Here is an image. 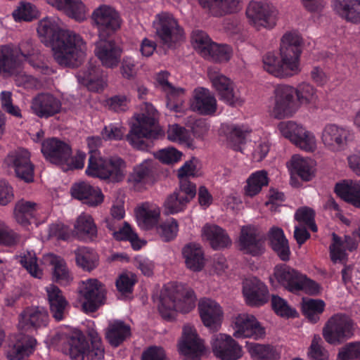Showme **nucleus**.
Masks as SVG:
<instances>
[{"label":"nucleus","mask_w":360,"mask_h":360,"mask_svg":"<svg viewBox=\"0 0 360 360\" xmlns=\"http://www.w3.org/2000/svg\"><path fill=\"white\" fill-rule=\"evenodd\" d=\"M37 33L41 41L51 48L53 59L61 66H77L86 56V41L75 31L63 29L57 18L40 20Z\"/></svg>","instance_id":"nucleus-1"},{"label":"nucleus","mask_w":360,"mask_h":360,"mask_svg":"<svg viewBox=\"0 0 360 360\" xmlns=\"http://www.w3.org/2000/svg\"><path fill=\"white\" fill-rule=\"evenodd\" d=\"M303 40L297 32H287L281 39L280 59L273 53L263 57V68L274 77L287 78L301 71L300 56Z\"/></svg>","instance_id":"nucleus-2"},{"label":"nucleus","mask_w":360,"mask_h":360,"mask_svg":"<svg viewBox=\"0 0 360 360\" xmlns=\"http://www.w3.org/2000/svg\"><path fill=\"white\" fill-rule=\"evenodd\" d=\"M158 112L153 105L144 103L141 112L134 116L130 130L126 136L127 141L134 148L146 150L148 143L146 140L156 139L164 135L163 130L155 125Z\"/></svg>","instance_id":"nucleus-3"},{"label":"nucleus","mask_w":360,"mask_h":360,"mask_svg":"<svg viewBox=\"0 0 360 360\" xmlns=\"http://www.w3.org/2000/svg\"><path fill=\"white\" fill-rule=\"evenodd\" d=\"M193 290L185 285L175 284L162 292L158 310L165 319H173L177 311L188 313L195 306Z\"/></svg>","instance_id":"nucleus-4"},{"label":"nucleus","mask_w":360,"mask_h":360,"mask_svg":"<svg viewBox=\"0 0 360 360\" xmlns=\"http://www.w3.org/2000/svg\"><path fill=\"white\" fill-rule=\"evenodd\" d=\"M354 321L345 314H335L328 319L323 329L322 335L325 341L334 346L343 344L352 339L355 333Z\"/></svg>","instance_id":"nucleus-5"},{"label":"nucleus","mask_w":360,"mask_h":360,"mask_svg":"<svg viewBox=\"0 0 360 360\" xmlns=\"http://www.w3.org/2000/svg\"><path fill=\"white\" fill-rule=\"evenodd\" d=\"M294 87L287 84H280L274 91V103L269 112L276 119H285L292 117L299 110L294 96Z\"/></svg>","instance_id":"nucleus-6"},{"label":"nucleus","mask_w":360,"mask_h":360,"mask_svg":"<svg viewBox=\"0 0 360 360\" xmlns=\"http://www.w3.org/2000/svg\"><path fill=\"white\" fill-rule=\"evenodd\" d=\"M153 24L156 35L168 47H172L184 39V29L169 13L162 12L156 15Z\"/></svg>","instance_id":"nucleus-7"},{"label":"nucleus","mask_w":360,"mask_h":360,"mask_svg":"<svg viewBox=\"0 0 360 360\" xmlns=\"http://www.w3.org/2000/svg\"><path fill=\"white\" fill-rule=\"evenodd\" d=\"M353 138V132L349 128L336 124H327L321 133L324 148L335 154L345 150Z\"/></svg>","instance_id":"nucleus-8"},{"label":"nucleus","mask_w":360,"mask_h":360,"mask_svg":"<svg viewBox=\"0 0 360 360\" xmlns=\"http://www.w3.org/2000/svg\"><path fill=\"white\" fill-rule=\"evenodd\" d=\"M249 22L257 30L272 28L276 25L278 11L267 1H252L246 9Z\"/></svg>","instance_id":"nucleus-9"},{"label":"nucleus","mask_w":360,"mask_h":360,"mask_svg":"<svg viewBox=\"0 0 360 360\" xmlns=\"http://www.w3.org/2000/svg\"><path fill=\"white\" fill-rule=\"evenodd\" d=\"M207 75L212 86L217 91L220 100L231 106L241 105L243 103L244 98L235 89L234 83L223 75L218 68H209Z\"/></svg>","instance_id":"nucleus-10"},{"label":"nucleus","mask_w":360,"mask_h":360,"mask_svg":"<svg viewBox=\"0 0 360 360\" xmlns=\"http://www.w3.org/2000/svg\"><path fill=\"white\" fill-rule=\"evenodd\" d=\"M91 19L97 28L98 37H110L120 29L122 23L120 13L105 4L99 6L93 11Z\"/></svg>","instance_id":"nucleus-11"},{"label":"nucleus","mask_w":360,"mask_h":360,"mask_svg":"<svg viewBox=\"0 0 360 360\" xmlns=\"http://www.w3.org/2000/svg\"><path fill=\"white\" fill-rule=\"evenodd\" d=\"M178 348L186 360H200L205 352L204 341L198 336L195 328L191 325L184 326Z\"/></svg>","instance_id":"nucleus-12"},{"label":"nucleus","mask_w":360,"mask_h":360,"mask_svg":"<svg viewBox=\"0 0 360 360\" xmlns=\"http://www.w3.org/2000/svg\"><path fill=\"white\" fill-rule=\"evenodd\" d=\"M233 336L238 339L252 338L262 340L266 336V330L255 316L250 314H240L233 322Z\"/></svg>","instance_id":"nucleus-13"},{"label":"nucleus","mask_w":360,"mask_h":360,"mask_svg":"<svg viewBox=\"0 0 360 360\" xmlns=\"http://www.w3.org/2000/svg\"><path fill=\"white\" fill-rule=\"evenodd\" d=\"M79 292L83 301L82 308L86 312H94L103 304L105 289L97 279L90 278L82 281Z\"/></svg>","instance_id":"nucleus-14"},{"label":"nucleus","mask_w":360,"mask_h":360,"mask_svg":"<svg viewBox=\"0 0 360 360\" xmlns=\"http://www.w3.org/2000/svg\"><path fill=\"white\" fill-rule=\"evenodd\" d=\"M210 344L214 354L221 360H238L242 357V347L225 333L212 335Z\"/></svg>","instance_id":"nucleus-15"},{"label":"nucleus","mask_w":360,"mask_h":360,"mask_svg":"<svg viewBox=\"0 0 360 360\" xmlns=\"http://www.w3.org/2000/svg\"><path fill=\"white\" fill-rule=\"evenodd\" d=\"M5 164L14 169L16 176L25 182H32L34 179V165L30 161V153L23 148H19L8 155Z\"/></svg>","instance_id":"nucleus-16"},{"label":"nucleus","mask_w":360,"mask_h":360,"mask_svg":"<svg viewBox=\"0 0 360 360\" xmlns=\"http://www.w3.org/2000/svg\"><path fill=\"white\" fill-rule=\"evenodd\" d=\"M109 37H98L94 43V54L101 64L108 68H114L120 61L122 49Z\"/></svg>","instance_id":"nucleus-17"},{"label":"nucleus","mask_w":360,"mask_h":360,"mask_svg":"<svg viewBox=\"0 0 360 360\" xmlns=\"http://www.w3.org/2000/svg\"><path fill=\"white\" fill-rule=\"evenodd\" d=\"M30 109L37 117L48 119L60 112L62 103L52 94L41 93L32 99Z\"/></svg>","instance_id":"nucleus-18"},{"label":"nucleus","mask_w":360,"mask_h":360,"mask_svg":"<svg viewBox=\"0 0 360 360\" xmlns=\"http://www.w3.org/2000/svg\"><path fill=\"white\" fill-rule=\"evenodd\" d=\"M48 321V313L43 307H29L20 314L18 328L23 332H32L46 326Z\"/></svg>","instance_id":"nucleus-19"},{"label":"nucleus","mask_w":360,"mask_h":360,"mask_svg":"<svg viewBox=\"0 0 360 360\" xmlns=\"http://www.w3.org/2000/svg\"><path fill=\"white\" fill-rule=\"evenodd\" d=\"M41 150L46 160L60 166L68 162L72 154L69 145L56 138L44 141Z\"/></svg>","instance_id":"nucleus-20"},{"label":"nucleus","mask_w":360,"mask_h":360,"mask_svg":"<svg viewBox=\"0 0 360 360\" xmlns=\"http://www.w3.org/2000/svg\"><path fill=\"white\" fill-rule=\"evenodd\" d=\"M36 340L22 333L13 334L9 337L6 356L10 360H21L34 351Z\"/></svg>","instance_id":"nucleus-21"},{"label":"nucleus","mask_w":360,"mask_h":360,"mask_svg":"<svg viewBox=\"0 0 360 360\" xmlns=\"http://www.w3.org/2000/svg\"><path fill=\"white\" fill-rule=\"evenodd\" d=\"M264 237L255 227L243 226L239 238L240 250L245 254L257 256L264 250Z\"/></svg>","instance_id":"nucleus-22"},{"label":"nucleus","mask_w":360,"mask_h":360,"mask_svg":"<svg viewBox=\"0 0 360 360\" xmlns=\"http://www.w3.org/2000/svg\"><path fill=\"white\" fill-rule=\"evenodd\" d=\"M198 309L203 324L211 330H218L224 314L220 305L213 300L204 298L200 300Z\"/></svg>","instance_id":"nucleus-23"},{"label":"nucleus","mask_w":360,"mask_h":360,"mask_svg":"<svg viewBox=\"0 0 360 360\" xmlns=\"http://www.w3.org/2000/svg\"><path fill=\"white\" fill-rule=\"evenodd\" d=\"M243 293L246 302L251 306H261L269 300L266 285L255 277L246 278L243 283Z\"/></svg>","instance_id":"nucleus-24"},{"label":"nucleus","mask_w":360,"mask_h":360,"mask_svg":"<svg viewBox=\"0 0 360 360\" xmlns=\"http://www.w3.org/2000/svg\"><path fill=\"white\" fill-rule=\"evenodd\" d=\"M68 341L70 345V355L72 359L83 360L86 354L88 360H103V346L91 347L87 350L86 342L82 338L79 336H71L68 338Z\"/></svg>","instance_id":"nucleus-25"},{"label":"nucleus","mask_w":360,"mask_h":360,"mask_svg":"<svg viewBox=\"0 0 360 360\" xmlns=\"http://www.w3.org/2000/svg\"><path fill=\"white\" fill-rule=\"evenodd\" d=\"M71 194L73 198L91 207L101 205L104 200L101 190L86 181L75 184L71 188Z\"/></svg>","instance_id":"nucleus-26"},{"label":"nucleus","mask_w":360,"mask_h":360,"mask_svg":"<svg viewBox=\"0 0 360 360\" xmlns=\"http://www.w3.org/2000/svg\"><path fill=\"white\" fill-rule=\"evenodd\" d=\"M49 310L52 317L56 321L63 320L68 312V302L58 287L50 284L46 287Z\"/></svg>","instance_id":"nucleus-27"},{"label":"nucleus","mask_w":360,"mask_h":360,"mask_svg":"<svg viewBox=\"0 0 360 360\" xmlns=\"http://www.w3.org/2000/svg\"><path fill=\"white\" fill-rule=\"evenodd\" d=\"M77 78L79 83L91 91L102 90L107 84L106 75L101 68L93 65H89L84 70H80L77 75Z\"/></svg>","instance_id":"nucleus-28"},{"label":"nucleus","mask_w":360,"mask_h":360,"mask_svg":"<svg viewBox=\"0 0 360 360\" xmlns=\"http://www.w3.org/2000/svg\"><path fill=\"white\" fill-rule=\"evenodd\" d=\"M191 107L202 115H212L217 110V100L209 89L199 87L193 91Z\"/></svg>","instance_id":"nucleus-29"},{"label":"nucleus","mask_w":360,"mask_h":360,"mask_svg":"<svg viewBox=\"0 0 360 360\" xmlns=\"http://www.w3.org/2000/svg\"><path fill=\"white\" fill-rule=\"evenodd\" d=\"M201 236L214 250H220L231 245V240L226 231L216 224L204 225L201 230Z\"/></svg>","instance_id":"nucleus-30"},{"label":"nucleus","mask_w":360,"mask_h":360,"mask_svg":"<svg viewBox=\"0 0 360 360\" xmlns=\"http://www.w3.org/2000/svg\"><path fill=\"white\" fill-rule=\"evenodd\" d=\"M21 58L16 48L11 46L0 47V75L7 77L18 72Z\"/></svg>","instance_id":"nucleus-31"},{"label":"nucleus","mask_w":360,"mask_h":360,"mask_svg":"<svg viewBox=\"0 0 360 360\" xmlns=\"http://www.w3.org/2000/svg\"><path fill=\"white\" fill-rule=\"evenodd\" d=\"M43 260L46 265L51 267L53 278L56 282L68 285L72 280L67 264L60 256L49 253L43 257Z\"/></svg>","instance_id":"nucleus-32"},{"label":"nucleus","mask_w":360,"mask_h":360,"mask_svg":"<svg viewBox=\"0 0 360 360\" xmlns=\"http://www.w3.org/2000/svg\"><path fill=\"white\" fill-rule=\"evenodd\" d=\"M204 8L215 16H221L238 12L243 7V0H198Z\"/></svg>","instance_id":"nucleus-33"},{"label":"nucleus","mask_w":360,"mask_h":360,"mask_svg":"<svg viewBox=\"0 0 360 360\" xmlns=\"http://www.w3.org/2000/svg\"><path fill=\"white\" fill-rule=\"evenodd\" d=\"M41 210L40 204L22 198L15 202L13 215L15 221L20 225L26 226L30 220L36 217Z\"/></svg>","instance_id":"nucleus-34"},{"label":"nucleus","mask_w":360,"mask_h":360,"mask_svg":"<svg viewBox=\"0 0 360 360\" xmlns=\"http://www.w3.org/2000/svg\"><path fill=\"white\" fill-rule=\"evenodd\" d=\"M139 226L143 229H150L159 221L160 209L155 204L143 203L135 210Z\"/></svg>","instance_id":"nucleus-35"},{"label":"nucleus","mask_w":360,"mask_h":360,"mask_svg":"<svg viewBox=\"0 0 360 360\" xmlns=\"http://www.w3.org/2000/svg\"><path fill=\"white\" fill-rule=\"evenodd\" d=\"M74 233L80 240L93 241L97 238L98 229L94 219L89 214H80L74 225Z\"/></svg>","instance_id":"nucleus-36"},{"label":"nucleus","mask_w":360,"mask_h":360,"mask_svg":"<svg viewBox=\"0 0 360 360\" xmlns=\"http://www.w3.org/2000/svg\"><path fill=\"white\" fill-rule=\"evenodd\" d=\"M333 242L330 245L331 259L334 262H342L346 258V250L352 251L357 248L356 240L350 236L339 237L335 233L332 234Z\"/></svg>","instance_id":"nucleus-37"},{"label":"nucleus","mask_w":360,"mask_h":360,"mask_svg":"<svg viewBox=\"0 0 360 360\" xmlns=\"http://www.w3.org/2000/svg\"><path fill=\"white\" fill-rule=\"evenodd\" d=\"M169 73L167 72H160L156 77L157 82L161 89L166 94L167 98V106L172 110L179 111V103L181 100L178 101L177 103H174V100L180 98L184 94V89L182 88H176L168 82Z\"/></svg>","instance_id":"nucleus-38"},{"label":"nucleus","mask_w":360,"mask_h":360,"mask_svg":"<svg viewBox=\"0 0 360 360\" xmlns=\"http://www.w3.org/2000/svg\"><path fill=\"white\" fill-rule=\"evenodd\" d=\"M287 167L292 174H297L304 181L311 180L314 174V162L300 155H292Z\"/></svg>","instance_id":"nucleus-39"},{"label":"nucleus","mask_w":360,"mask_h":360,"mask_svg":"<svg viewBox=\"0 0 360 360\" xmlns=\"http://www.w3.org/2000/svg\"><path fill=\"white\" fill-rule=\"evenodd\" d=\"M48 2L77 21L85 19L86 7L81 0H48Z\"/></svg>","instance_id":"nucleus-40"},{"label":"nucleus","mask_w":360,"mask_h":360,"mask_svg":"<svg viewBox=\"0 0 360 360\" xmlns=\"http://www.w3.org/2000/svg\"><path fill=\"white\" fill-rule=\"evenodd\" d=\"M336 13L347 21L360 22V0H335Z\"/></svg>","instance_id":"nucleus-41"},{"label":"nucleus","mask_w":360,"mask_h":360,"mask_svg":"<svg viewBox=\"0 0 360 360\" xmlns=\"http://www.w3.org/2000/svg\"><path fill=\"white\" fill-rule=\"evenodd\" d=\"M130 335V326L119 320L110 321L105 331V338L113 347H118Z\"/></svg>","instance_id":"nucleus-42"},{"label":"nucleus","mask_w":360,"mask_h":360,"mask_svg":"<svg viewBox=\"0 0 360 360\" xmlns=\"http://www.w3.org/2000/svg\"><path fill=\"white\" fill-rule=\"evenodd\" d=\"M335 191L345 201L360 208V183L346 180L337 184Z\"/></svg>","instance_id":"nucleus-43"},{"label":"nucleus","mask_w":360,"mask_h":360,"mask_svg":"<svg viewBox=\"0 0 360 360\" xmlns=\"http://www.w3.org/2000/svg\"><path fill=\"white\" fill-rule=\"evenodd\" d=\"M274 276L285 288L292 292H296L302 274L290 266L282 265L275 268Z\"/></svg>","instance_id":"nucleus-44"},{"label":"nucleus","mask_w":360,"mask_h":360,"mask_svg":"<svg viewBox=\"0 0 360 360\" xmlns=\"http://www.w3.org/2000/svg\"><path fill=\"white\" fill-rule=\"evenodd\" d=\"M269 238L273 250L278 257L283 261L288 260L290 251L288 241L285 237L282 229L277 226L271 228L269 231Z\"/></svg>","instance_id":"nucleus-45"},{"label":"nucleus","mask_w":360,"mask_h":360,"mask_svg":"<svg viewBox=\"0 0 360 360\" xmlns=\"http://www.w3.org/2000/svg\"><path fill=\"white\" fill-rule=\"evenodd\" d=\"M186 266L193 271H200L204 266V255L199 244L189 243L182 250Z\"/></svg>","instance_id":"nucleus-46"},{"label":"nucleus","mask_w":360,"mask_h":360,"mask_svg":"<svg viewBox=\"0 0 360 360\" xmlns=\"http://www.w3.org/2000/svg\"><path fill=\"white\" fill-rule=\"evenodd\" d=\"M294 96H296V102L299 108L302 105L316 107L318 102V95L316 89L309 83H301L296 88L294 87Z\"/></svg>","instance_id":"nucleus-47"},{"label":"nucleus","mask_w":360,"mask_h":360,"mask_svg":"<svg viewBox=\"0 0 360 360\" xmlns=\"http://www.w3.org/2000/svg\"><path fill=\"white\" fill-rule=\"evenodd\" d=\"M246 348L254 360H278L280 358L276 349L269 345L247 342Z\"/></svg>","instance_id":"nucleus-48"},{"label":"nucleus","mask_w":360,"mask_h":360,"mask_svg":"<svg viewBox=\"0 0 360 360\" xmlns=\"http://www.w3.org/2000/svg\"><path fill=\"white\" fill-rule=\"evenodd\" d=\"M268 183V174L265 170L252 173L247 179V184L244 187L245 195L249 197L257 195L262 187L267 186Z\"/></svg>","instance_id":"nucleus-49"},{"label":"nucleus","mask_w":360,"mask_h":360,"mask_svg":"<svg viewBox=\"0 0 360 360\" xmlns=\"http://www.w3.org/2000/svg\"><path fill=\"white\" fill-rule=\"evenodd\" d=\"M151 170V162L144 160L134 167L133 172L129 176L128 181L135 188L139 189L147 181Z\"/></svg>","instance_id":"nucleus-50"},{"label":"nucleus","mask_w":360,"mask_h":360,"mask_svg":"<svg viewBox=\"0 0 360 360\" xmlns=\"http://www.w3.org/2000/svg\"><path fill=\"white\" fill-rule=\"evenodd\" d=\"M75 253L77 264L84 270L89 271L97 266L98 257L92 250L81 247L77 248Z\"/></svg>","instance_id":"nucleus-51"},{"label":"nucleus","mask_w":360,"mask_h":360,"mask_svg":"<svg viewBox=\"0 0 360 360\" xmlns=\"http://www.w3.org/2000/svg\"><path fill=\"white\" fill-rule=\"evenodd\" d=\"M108 160H103L97 150H91L86 173L89 176L105 179L108 172L105 171Z\"/></svg>","instance_id":"nucleus-52"},{"label":"nucleus","mask_w":360,"mask_h":360,"mask_svg":"<svg viewBox=\"0 0 360 360\" xmlns=\"http://www.w3.org/2000/svg\"><path fill=\"white\" fill-rule=\"evenodd\" d=\"M125 163L119 157H111L108 160L105 171L108 173L104 179H109L112 182H120L125 176Z\"/></svg>","instance_id":"nucleus-53"},{"label":"nucleus","mask_w":360,"mask_h":360,"mask_svg":"<svg viewBox=\"0 0 360 360\" xmlns=\"http://www.w3.org/2000/svg\"><path fill=\"white\" fill-rule=\"evenodd\" d=\"M20 264L34 278H41L43 271L39 267L37 258L33 251H27L16 257Z\"/></svg>","instance_id":"nucleus-54"},{"label":"nucleus","mask_w":360,"mask_h":360,"mask_svg":"<svg viewBox=\"0 0 360 360\" xmlns=\"http://www.w3.org/2000/svg\"><path fill=\"white\" fill-rule=\"evenodd\" d=\"M188 203L186 198L175 191L169 195L164 202L165 212L167 214H175L183 212Z\"/></svg>","instance_id":"nucleus-55"},{"label":"nucleus","mask_w":360,"mask_h":360,"mask_svg":"<svg viewBox=\"0 0 360 360\" xmlns=\"http://www.w3.org/2000/svg\"><path fill=\"white\" fill-rule=\"evenodd\" d=\"M325 303L321 300H303L302 311L305 316L312 323L319 320V315L323 311Z\"/></svg>","instance_id":"nucleus-56"},{"label":"nucleus","mask_w":360,"mask_h":360,"mask_svg":"<svg viewBox=\"0 0 360 360\" xmlns=\"http://www.w3.org/2000/svg\"><path fill=\"white\" fill-rule=\"evenodd\" d=\"M304 126L294 121L281 122L277 129L284 138L293 143L304 129Z\"/></svg>","instance_id":"nucleus-57"},{"label":"nucleus","mask_w":360,"mask_h":360,"mask_svg":"<svg viewBox=\"0 0 360 360\" xmlns=\"http://www.w3.org/2000/svg\"><path fill=\"white\" fill-rule=\"evenodd\" d=\"M113 236L119 240L130 241L134 250H139L145 244L144 242L139 239L137 234L127 222H124L122 228H119L117 231H114Z\"/></svg>","instance_id":"nucleus-58"},{"label":"nucleus","mask_w":360,"mask_h":360,"mask_svg":"<svg viewBox=\"0 0 360 360\" xmlns=\"http://www.w3.org/2000/svg\"><path fill=\"white\" fill-rule=\"evenodd\" d=\"M226 133L231 146L236 150H240V145L244 143L248 131L243 127L229 125L226 127Z\"/></svg>","instance_id":"nucleus-59"},{"label":"nucleus","mask_w":360,"mask_h":360,"mask_svg":"<svg viewBox=\"0 0 360 360\" xmlns=\"http://www.w3.org/2000/svg\"><path fill=\"white\" fill-rule=\"evenodd\" d=\"M308 357L311 360H328V352L323 347V342L319 335H314L307 352Z\"/></svg>","instance_id":"nucleus-60"},{"label":"nucleus","mask_w":360,"mask_h":360,"mask_svg":"<svg viewBox=\"0 0 360 360\" xmlns=\"http://www.w3.org/2000/svg\"><path fill=\"white\" fill-rule=\"evenodd\" d=\"M293 144L306 152H314L317 148V141L314 134L306 127H304Z\"/></svg>","instance_id":"nucleus-61"},{"label":"nucleus","mask_w":360,"mask_h":360,"mask_svg":"<svg viewBox=\"0 0 360 360\" xmlns=\"http://www.w3.org/2000/svg\"><path fill=\"white\" fill-rule=\"evenodd\" d=\"M179 231V224L174 218L167 219L157 227V232L162 240L168 242L176 238Z\"/></svg>","instance_id":"nucleus-62"},{"label":"nucleus","mask_w":360,"mask_h":360,"mask_svg":"<svg viewBox=\"0 0 360 360\" xmlns=\"http://www.w3.org/2000/svg\"><path fill=\"white\" fill-rule=\"evenodd\" d=\"M167 139L179 143L191 144L189 132L184 127L174 124L169 125L167 131Z\"/></svg>","instance_id":"nucleus-63"},{"label":"nucleus","mask_w":360,"mask_h":360,"mask_svg":"<svg viewBox=\"0 0 360 360\" xmlns=\"http://www.w3.org/2000/svg\"><path fill=\"white\" fill-rule=\"evenodd\" d=\"M207 51L209 53L205 55L203 57L219 62L227 61L229 60L231 54L229 46L226 45H219L214 42L212 45H210V48Z\"/></svg>","instance_id":"nucleus-64"}]
</instances>
